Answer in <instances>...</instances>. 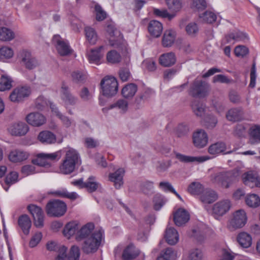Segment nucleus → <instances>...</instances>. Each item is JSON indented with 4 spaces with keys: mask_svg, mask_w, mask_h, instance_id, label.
Here are the masks:
<instances>
[{
    "mask_svg": "<svg viewBox=\"0 0 260 260\" xmlns=\"http://www.w3.org/2000/svg\"><path fill=\"white\" fill-rule=\"evenodd\" d=\"M94 228V225L92 223H88L77 233L76 239L78 241L84 240L82 249L87 254L96 251L101 243L102 232L99 230L92 233Z\"/></svg>",
    "mask_w": 260,
    "mask_h": 260,
    "instance_id": "1",
    "label": "nucleus"
},
{
    "mask_svg": "<svg viewBox=\"0 0 260 260\" xmlns=\"http://www.w3.org/2000/svg\"><path fill=\"white\" fill-rule=\"evenodd\" d=\"M81 162L79 153L75 149L70 148L66 152L59 167L60 171L63 174H70L74 171L76 165H80Z\"/></svg>",
    "mask_w": 260,
    "mask_h": 260,
    "instance_id": "2",
    "label": "nucleus"
},
{
    "mask_svg": "<svg viewBox=\"0 0 260 260\" xmlns=\"http://www.w3.org/2000/svg\"><path fill=\"white\" fill-rule=\"evenodd\" d=\"M101 93L107 98L114 96L118 91V85L116 79L112 76H106L101 81Z\"/></svg>",
    "mask_w": 260,
    "mask_h": 260,
    "instance_id": "3",
    "label": "nucleus"
},
{
    "mask_svg": "<svg viewBox=\"0 0 260 260\" xmlns=\"http://www.w3.org/2000/svg\"><path fill=\"white\" fill-rule=\"evenodd\" d=\"M236 180V176L232 172L218 173L211 176L212 183L228 188Z\"/></svg>",
    "mask_w": 260,
    "mask_h": 260,
    "instance_id": "4",
    "label": "nucleus"
},
{
    "mask_svg": "<svg viewBox=\"0 0 260 260\" xmlns=\"http://www.w3.org/2000/svg\"><path fill=\"white\" fill-rule=\"evenodd\" d=\"M46 211L47 214L50 216L60 217L66 212L67 205L63 201L53 200L47 204Z\"/></svg>",
    "mask_w": 260,
    "mask_h": 260,
    "instance_id": "5",
    "label": "nucleus"
},
{
    "mask_svg": "<svg viewBox=\"0 0 260 260\" xmlns=\"http://www.w3.org/2000/svg\"><path fill=\"white\" fill-rule=\"evenodd\" d=\"M60 157L61 152L59 151L52 153H41L38 154L37 158L33 159L31 162L34 165L39 166H50L49 160H57Z\"/></svg>",
    "mask_w": 260,
    "mask_h": 260,
    "instance_id": "6",
    "label": "nucleus"
},
{
    "mask_svg": "<svg viewBox=\"0 0 260 260\" xmlns=\"http://www.w3.org/2000/svg\"><path fill=\"white\" fill-rule=\"evenodd\" d=\"M61 98L67 109L70 106H74L77 104L79 100L70 91L69 87L63 82L61 87Z\"/></svg>",
    "mask_w": 260,
    "mask_h": 260,
    "instance_id": "7",
    "label": "nucleus"
},
{
    "mask_svg": "<svg viewBox=\"0 0 260 260\" xmlns=\"http://www.w3.org/2000/svg\"><path fill=\"white\" fill-rule=\"evenodd\" d=\"M247 220L246 214L244 210H237L233 213V218L229 222V228L232 229L241 228L245 225Z\"/></svg>",
    "mask_w": 260,
    "mask_h": 260,
    "instance_id": "8",
    "label": "nucleus"
},
{
    "mask_svg": "<svg viewBox=\"0 0 260 260\" xmlns=\"http://www.w3.org/2000/svg\"><path fill=\"white\" fill-rule=\"evenodd\" d=\"M209 85L202 80H195L191 87L190 93L194 97L203 98L207 95Z\"/></svg>",
    "mask_w": 260,
    "mask_h": 260,
    "instance_id": "9",
    "label": "nucleus"
},
{
    "mask_svg": "<svg viewBox=\"0 0 260 260\" xmlns=\"http://www.w3.org/2000/svg\"><path fill=\"white\" fill-rule=\"evenodd\" d=\"M31 93L29 87L24 86L15 88L10 95V99L13 102H20L28 97Z\"/></svg>",
    "mask_w": 260,
    "mask_h": 260,
    "instance_id": "10",
    "label": "nucleus"
},
{
    "mask_svg": "<svg viewBox=\"0 0 260 260\" xmlns=\"http://www.w3.org/2000/svg\"><path fill=\"white\" fill-rule=\"evenodd\" d=\"M52 43L60 55L66 56L72 53V50L68 43L62 39L60 36H54L52 39Z\"/></svg>",
    "mask_w": 260,
    "mask_h": 260,
    "instance_id": "11",
    "label": "nucleus"
},
{
    "mask_svg": "<svg viewBox=\"0 0 260 260\" xmlns=\"http://www.w3.org/2000/svg\"><path fill=\"white\" fill-rule=\"evenodd\" d=\"M27 209L32 215L34 224L37 228H42L43 226L44 214L42 209L34 204L27 206Z\"/></svg>",
    "mask_w": 260,
    "mask_h": 260,
    "instance_id": "12",
    "label": "nucleus"
},
{
    "mask_svg": "<svg viewBox=\"0 0 260 260\" xmlns=\"http://www.w3.org/2000/svg\"><path fill=\"white\" fill-rule=\"evenodd\" d=\"M231 202L228 200L220 201L214 204L212 207V214L216 218L225 214L230 209Z\"/></svg>",
    "mask_w": 260,
    "mask_h": 260,
    "instance_id": "13",
    "label": "nucleus"
},
{
    "mask_svg": "<svg viewBox=\"0 0 260 260\" xmlns=\"http://www.w3.org/2000/svg\"><path fill=\"white\" fill-rule=\"evenodd\" d=\"M192 140L193 144L196 147L203 148L208 143V135L204 130L198 129L192 135Z\"/></svg>",
    "mask_w": 260,
    "mask_h": 260,
    "instance_id": "14",
    "label": "nucleus"
},
{
    "mask_svg": "<svg viewBox=\"0 0 260 260\" xmlns=\"http://www.w3.org/2000/svg\"><path fill=\"white\" fill-rule=\"evenodd\" d=\"M242 179L244 184L251 188L260 187V179L257 173L254 172L249 171L244 173L242 176Z\"/></svg>",
    "mask_w": 260,
    "mask_h": 260,
    "instance_id": "15",
    "label": "nucleus"
},
{
    "mask_svg": "<svg viewBox=\"0 0 260 260\" xmlns=\"http://www.w3.org/2000/svg\"><path fill=\"white\" fill-rule=\"evenodd\" d=\"M20 56L23 64L29 70H32L39 65V62L36 58L26 50H23L21 52Z\"/></svg>",
    "mask_w": 260,
    "mask_h": 260,
    "instance_id": "16",
    "label": "nucleus"
},
{
    "mask_svg": "<svg viewBox=\"0 0 260 260\" xmlns=\"http://www.w3.org/2000/svg\"><path fill=\"white\" fill-rule=\"evenodd\" d=\"M26 122L34 126H40L46 122V118L39 112H32L25 117Z\"/></svg>",
    "mask_w": 260,
    "mask_h": 260,
    "instance_id": "17",
    "label": "nucleus"
},
{
    "mask_svg": "<svg viewBox=\"0 0 260 260\" xmlns=\"http://www.w3.org/2000/svg\"><path fill=\"white\" fill-rule=\"evenodd\" d=\"M248 40L246 34L240 31H235L225 36L223 42L224 43H232L238 41H246Z\"/></svg>",
    "mask_w": 260,
    "mask_h": 260,
    "instance_id": "18",
    "label": "nucleus"
},
{
    "mask_svg": "<svg viewBox=\"0 0 260 260\" xmlns=\"http://www.w3.org/2000/svg\"><path fill=\"white\" fill-rule=\"evenodd\" d=\"M9 131L14 136H23L28 131V126L24 122H19L12 124L9 128Z\"/></svg>",
    "mask_w": 260,
    "mask_h": 260,
    "instance_id": "19",
    "label": "nucleus"
},
{
    "mask_svg": "<svg viewBox=\"0 0 260 260\" xmlns=\"http://www.w3.org/2000/svg\"><path fill=\"white\" fill-rule=\"evenodd\" d=\"M124 170L122 168L117 169L114 173L109 175V180L114 183L116 188H119L123 184V177Z\"/></svg>",
    "mask_w": 260,
    "mask_h": 260,
    "instance_id": "20",
    "label": "nucleus"
},
{
    "mask_svg": "<svg viewBox=\"0 0 260 260\" xmlns=\"http://www.w3.org/2000/svg\"><path fill=\"white\" fill-rule=\"evenodd\" d=\"M189 219V213L184 209H178L174 214V221L177 226H182Z\"/></svg>",
    "mask_w": 260,
    "mask_h": 260,
    "instance_id": "21",
    "label": "nucleus"
},
{
    "mask_svg": "<svg viewBox=\"0 0 260 260\" xmlns=\"http://www.w3.org/2000/svg\"><path fill=\"white\" fill-rule=\"evenodd\" d=\"M107 31L110 35L109 39L110 45L111 46L119 47L121 38L120 32L117 29H114L112 25H108L107 26Z\"/></svg>",
    "mask_w": 260,
    "mask_h": 260,
    "instance_id": "22",
    "label": "nucleus"
},
{
    "mask_svg": "<svg viewBox=\"0 0 260 260\" xmlns=\"http://www.w3.org/2000/svg\"><path fill=\"white\" fill-rule=\"evenodd\" d=\"M218 198L217 193L213 190L206 188L203 189L200 196V200L204 204H211Z\"/></svg>",
    "mask_w": 260,
    "mask_h": 260,
    "instance_id": "23",
    "label": "nucleus"
},
{
    "mask_svg": "<svg viewBox=\"0 0 260 260\" xmlns=\"http://www.w3.org/2000/svg\"><path fill=\"white\" fill-rule=\"evenodd\" d=\"M18 223L23 233L27 235L31 226V221L29 216L26 214L21 215L18 218Z\"/></svg>",
    "mask_w": 260,
    "mask_h": 260,
    "instance_id": "24",
    "label": "nucleus"
},
{
    "mask_svg": "<svg viewBox=\"0 0 260 260\" xmlns=\"http://www.w3.org/2000/svg\"><path fill=\"white\" fill-rule=\"evenodd\" d=\"M162 28L161 23L156 20L151 21L148 26V29L150 34L156 38H158L160 36Z\"/></svg>",
    "mask_w": 260,
    "mask_h": 260,
    "instance_id": "25",
    "label": "nucleus"
},
{
    "mask_svg": "<svg viewBox=\"0 0 260 260\" xmlns=\"http://www.w3.org/2000/svg\"><path fill=\"white\" fill-rule=\"evenodd\" d=\"M176 157L179 159L180 161L183 162H190L193 161H198L199 162H202L208 160L210 157L207 156H190L185 155L179 153H176Z\"/></svg>",
    "mask_w": 260,
    "mask_h": 260,
    "instance_id": "26",
    "label": "nucleus"
},
{
    "mask_svg": "<svg viewBox=\"0 0 260 260\" xmlns=\"http://www.w3.org/2000/svg\"><path fill=\"white\" fill-rule=\"evenodd\" d=\"M165 237L166 241L170 245H175L179 240L178 233L173 228H167Z\"/></svg>",
    "mask_w": 260,
    "mask_h": 260,
    "instance_id": "27",
    "label": "nucleus"
},
{
    "mask_svg": "<svg viewBox=\"0 0 260 260\" xmlns=\"http://www.w3.org/2000/svg\"><path fill=\"white\" fill-rule=\"evenodd\" d=\"M28 156V154L26 152L22 150H15L10 153L9 158L12 162H17L26 160Z\"/></svg>",
    "mask_w": 260,
    "mask_h": 260,
    "instance_id": "28",
    "label": "nucleus"
},
{
    "mask_svg": "<svg viewBox=\"0 0 260 260\" xmlns=\"http://www.w3.org/2000/svg\"><path fill=\"white\" fill-rule=\"evenodd\" d=\"M159 62L164 67L171 66L176 62L175 55L172 52L163 54L159 57Z\"/></svg>",
    "mask_w": 260,
    "mask_h": 260,
    "instance_id": "29",
    "label": "nucleus"
},
{
    "mask_svg": "<svg viewBox=\"0 0 260 260\" xmlns=\"http://www.w3.org/2000/svg\"><path fill=\"white\" fill-rule=\"evenodd\" d=\"M176 36V33L174 30H166L162 38V45L166 47L171 46L175 40Z\"/></svg>",
    "mask_w": 260,
    "mask_h": 260,
    "instance_id": "30",
    "label": "nucleus"
},
{
    "mask_svg": "<svg viewBox=\"0 0 260 260\" xmlns=\"http://www.w3.org/2000/svg\"><path fill=\"white\" fill-rule=\"evenodd\" d=\"M38 140L42 143L52 144L56 141V137L52 132L48 131H42L38 135Z\"/></svg>",
    "mask_w": 260,
    "mask_h": 260,
    "instance_id": "31",
    "label": "nucleus"
},
{
    "mask_svg": "<svg viewBox=\"0 0 260 260\" xmlns=\"http://www.w3.org/2000/svg\"><path fill=\"white\" fill-rule=\"evenodd\" d=\"M237 240L240 245L243 248H248L252 244V238L246 232H241L239 234Z\"/></svg>",
    "mask_w": 260,
    "mask_h": 260,
    "instance_id": "32",
    "label": "nucleus"
},
{
    "mask_svg": "<svg viewBox=\"0 0 260 260\" xmlns=\"http://www.w3.org/2000/svg\"><path fill=\"white\" fill-rule=\"evenodd\" d=\"M137 89V86L135 84H127L122 89L121 94L124 98L131 99L135 95Z\"/></svg>",
    "mask_w": 260,
    "mask_h": 260,
    "instance_id": "33",
    "label": "nucleus"
},
{
    "mask_svg": "<svg viewBox=\"0 0 260 260\" xmlns=\"http://www.w3.org/2000/svg\"><path fill=\"white\" fill-rule=\"evenodd\" d=\"M243 112L240 108H233L228 111L226 114L227 119L231 121H237L242 119Z\"/></svg>",
    "mask_w": 260,
    "mask_h": 260,
    "instance_id": "34",
    "label": "nucleus"
},
{
    "mask_svg": "<svg viewBox=\"0 0 260 260\" xmlns=\"http://www.w3.org/2000/svg\"><path fill=\"white\" fill-rule=\"evenodd\" d=\"M139 255V252L133 245L127 246L122 253V258L124 260H132Z\"/></svg>",
    "mask_w": 260,
    "mask_h": 260,
    "instance_id": "35",
    "label": "nucleus"
},
{
    "mask_svg": "<svg viewBox=\"0 0 260 260\" xmlns=\"http://www.w3.org/2000/svg\"><path fill=\"white\" fill-rule=\"evenodd\" d=\"M104 48L103 46L99 47L98 49H92L89 53L88 56L90 62L98 63L103 54L101 52V50Z\"/></svg>",
    "mask_w": 260,
    "mask_h": 260,
    "instance_id": "36",
    "label": "nucleus"
},
{
    "mask_svg": "<svg viewBox=\"0 0 260 260\" xmlns=\"http://www.w3.org/2000/svg\"><path fill=\"white\" fill-rule=\"evenodd\" d=\"M78 224L75 222H70L66 224L63 231V235L68 238L74 235L78 231Z\"/></svg>",
    "mask_w": 260,
    "mask_h": 260,
    "instance_id": "37",
    "label": "nucleus"
},
{
    "mask_svg": "<svg viewBox=\"0 0 260 260\" xmlns=\"http://www.w3.org/2000/svg\"><path fill=\"white\" fill-rule=\"evenodd\" d=\"M51 193L56 197L68 198L71 200H75L78 197L76 192H69L66 189L57 190L51 192Z\"/></svg>",
    "mask_w": 260,
    "mask_h": 260,
    "instance_id": "38",
    "label": "nucleus"
},
{
    "mask_svg": "<svg viewBox=\"0 0 260 260\" xmlns=\"http://www.w3.org/2000/svg\"><path fill=\"white\" fill-rule=\"evenodd\" d=\"M226 149L225 144L223 142H217L211 145L208 148V152L213 155L223 152Z\"/></svg>",
    "mask_w": 260,
    "mask_h": 260,
    "instance_id": "39",
    "label": "nucleus"
},
{
    "mask_svg": "<svg viewBox=\"0 0 260 260\" xmlns=\"http://www.w3.org/2000/svg\"><path fill=\"white\" fill-rule=\"evenodd\" d=\"M14 38L15 34L11 29L5 27L0 28V40L10 41Z\"/></svg>",
    "mask_w": 260,
    "mask_h": 260,
    "instance_id": "40",
    "label": "nucleus"
},
{
    "mask_svg": "<svg viewBox=\"0 0 260 260\" xmlns=\"http://www.w3.org/2000/svg\"><path fill=\"white\" fill-rule=\"evenodd\" d=\"M246 205L251 208H256L260 205V198L256 194H248L245 197Z\"/></svg>",
    "mask_w": 260,
    "mask_h": 260,
    "instance_id": "41",
    "label": "nucleus"
},
{
    "mask_svg": "<svg viewBox=\"0 0 260 260\" xmlns=\"http://www.w3.org/2000/svg\"><path fill=\"white\" fill-rule=\"evenodd\" d=\"M84 31L88 42L92 45L95 44L98 40V36L95 30L92 27L86 26L84 28Z\"/></svg>",
    "mask_w": 260,
    "mask_h": 260,
    "instance_id": "42",
    "label": "nucleus"
},
{
    "mask_svg": "<svg viewBox=\"0 0 260 260\" xmlns=\"http://www.w3.org/2000/svg\"><path fill=\"white\" fill-rule=\"evenodd\" d=\"M193 112L198 117H202L205 112V106L198 101H194L191 104Z\"/></svg>",
    "mask_w": 260,
    "mask_h": 260,
    "instance_id": "43",
    "label": "nucleus"
},
{
    "mask_svg": "<svg viewBox=\"0 0 260 260\" xmlns=\"http://www.w3.org/2000/svg\"><path fill=\"white\" fill-rule=\"evenodd\" d=\"M12 79L6 75H2L0 78V91L9 90L12 87Z\"/></svg>",
    "mask_w": 260,
    "mask_h": 260,
    "instance_id": "44",
    "label": "nucleus"
},
{
    "mask_svg": "<svg viewBox=\"0 0 260 260\" xmlns=\"http://www.w3.org/2000/svg\"><path fill=\"white\" fill-rule=\"evenodd\" d=\"M100 184L95 181V177L90 176L86 182H85L84 188L89 192L95 191L99 187Z\"/></svg>",
    "mask_w": 260,
    "mask_h": 260,
    "instance_id": "45",
    "label": "nucleus"
},
{
    "mask_svg": "<svg viewBox=\"0 0 260 260\" xmlns=\"http://www.w3.org/2000/svg\"><path fill=\"white\" fill-rule=\"evenodd\" d=\"M166 202L165 198L159 194H155L153 199V208L156 211L159 210Z\"/></svg>",
    "mask_w": 260,
    "mask_h": 260,
    "instance_id": "46",
    "label": "nucleus"
},
{
    "mask_svg": "<svg viewBox=\"0 0 260 260\" xmlns=\"http://www.w3.org/2000/svg\"><path fill=\"white\" fill-rule=\"evenodd\" d=\"M203 186L199 182H192L188 187V191L191 194H201L203 190Z\"/></svg>",
    "mask_w": 260,
    "mask_h": 260,
    "instance_id": "47",
    "label": "nucleus"
},
{
    "mask_svg": "<svg viewBox=\"0 0 260 260\" xmlns=\"http://www.w3.org/2000/svg\"><path fill=\"white\" fill-rule=\"evenodd\" d=\"M18 174L16 172H11L8 174L5 179V182L8 186L4 187L5 190L7 191L9 186L16 183L18 181Z\"/></svg>",
    "mask_w": 260,
    "mask_h": 260,
    "instance_id": "48",
    "label": "nucleus"
},
{
    "mask_svg": "<svg viewBox=\"0 0 260 260\" xmlns=\"http://www.w3.org/2000/svg\"><path fill=\"white\" fill-rule=\"evenodd\" d=\"M14 55L13 50L10 47L4 46L0 48V60L10 59Z\"/></svg>",
    "mask_w": 260,
    "mask_h": 260,
    "instance_id": "49",
    "label": "nucleus"
},
{
    "mask_svg": "<svg viewBox=\"0 0 260 260\" xmlns=\"http://www.w3.org/2000/svg\"><path fill=\"white\" fill-rule=\"evenodd\" d=\"M107 60L108 62L111 63H118L121 60V56L115 50H111L107 54Z\"/></svg>",
    "mask_w": 260,
    "mask_h": 260,
    "instance_id": "50",
    "label": "nucleus"
},
{
    "mask_svg": "<svg viewBox=\"0 0 260 260\" xmlns=\"http://www.w3.org/2000/svg\"><path fill=\"white\" fill-rule=\"evenodd\" d=\"M55 114L56 116L61 120L62 124L65 127H69L71 126L73 121L68 116L63 115L59 111L58 109H55Z\"/></svg>",
    "mask_w": 260,
    "mask_h": 260,
    "instance_id": "51",
    "label": "nucleus"
},
{
    "mask_svg": "<svg viewBox=\"0 0 260 260\" xmlns=\"http://www.w3.org/2000/svg\"><path fill=\"white\" fill-rule=\"evenodd\" d=\"M217 122L216 117L212 115H208L204 119L205 126L209 129H212L215 127Z\"/></svg>",
    "mask_w": 260,
    "mask_h": 260,
    "instance_id": "52",
    "label": "nucleus"
},
{
    "mask_svg": "<svg viewBox=\"0 0 260 260\" xmlns=\"http://www.w3.org/2000/svg\"><path fill=\"white\" fill-rule=\"evenodd\" d=\"M193 236L200 242H203L206 237V232L204 228H197L192 230Z\"/></svg>",
    "mask_w": 260,
    "mask_h": 260,
    "instance_id": "53",
    "label": "nucleus"
},
{
    "mask_svg": "<svg viewBox=\"0 0 260 260\" xmlns=\"http://www.w3.org/2000/svg\"><path fill=\"white\" fill-rule=\"evenodd\" d=\"M167 5L169 9L173 12H177L182 7L181 0H167Z\"/></svg>",
    "mask_w": 260,
    "mask_h": 260,
    "instance_id": "54",
    "label": "nucleus"
},
{
    "mask_svg": "<svg viewBox=\"0 0 260 260\" xmlns=\"http://www.w3.org/2000/svg\"><path fill=\"white\" fill-rule=\"evenodd\" d=\"M200 17L203 21L209 23L214 22L216 19V15L211 11H206Z\"/></svg>",
    "mask_w": 260,
    "mask_h": 260,
    "instance_id": "55",
    "label": "nucleus"
},
{
    "mask_svg": "<svg viewBox=\"0 0 260 260\" xmlns=\"http://www.w3.org/2000/svg\"><path fill=\"white\" fill-rule=\"evenodd\" d=\"M114 108H118L123 112H125L127 110L128 103L125 100L120 99L114 104L110 105V109Z\"/></svg>",
    "mask_w": 260,
    "mask_h": 260,
    "instance_id": "56",
    "label": "nucleus"
},
{
    "mask_svg": "<svg viewBox=\"0 0 260 260\" xmlns=\"http://www.w3.org/2000/svg\"><path fill=\"white\" fill-rule=\"evenodd\" d=\"M73 80L76 83H81L84 82L86 78V75L80 71H75L72 73Z\"/></svg>",
    "mask_w": 260,
    "mask_h": 260,
    "instance_id": "57",
    "label": "nucleus"
},
{
    "mask_svg": "<svg viewBox=\"0 0 260 260\" xmlns=\"http://www.w3.org/2000/svg\"><path fill=\"white\" fill-rule=\"evenodd\" d=\"M191 8L196 10H203L207 7L205 0H192L191 4Z\"/></svg>",
    "mask_w": 260,
    "mask_h": 260,
    "instance_id": "58",
    "label": "nucleus"
},
{
    "mask_svg": "<svg viewBox=\"0 0 260 260\" xmlns=\"http://www.w3.org/2000/svg\"><path fill=\"white\" fill-rule=\"evenodd\" d=\"M80 250L79 247L73 245L72 246L68 257V260H79L80 257Z\"/></svg>",
    "mask_w": 260,
    "mask_h": 260,
    "instance_id": "59",
    "label": "nucleus"
},
{
    "mask_svg": "<svg viewBox=\"0 0 260 260\" xmlns=\"http://www.w3.org/2000/svg\"><path fill=\"white\" fill-rule=\"evenodd\" d=\"M189 132L188 125L184 124H179L176 129V135L179 137H183L187 135Z\"/></svg>",
    "mask_w": 260,
    "mask_h": 260,
    "instance_id": "60",
    "label": "nucleus"
},
{
    "mask_svg": "<svg viewBox=\"0 0 260 260\" xmlns=\"http://www.w3.org/2000/svg\"><path fill=\"white\" fill-rule=\"evenodd\" d=\"M234 52L236 56L243 57L248 54L249 50L245 46L239 45L235 47Z\"/></svg>",
    "mask_w": 260,
    "mask_h": 260,
    "instance_id": "61",
    "label": "nucleus"
},
{
    "mask_svg": "<svg viewBox=\"0 0 260 260\" xmlns=\"http://www.w3.org/2000/svg\"><path fill=\"white\" fill-rule=\"evenodd\" d=\"M203 253L199 249H194L190 251L188 255L189 260H201Z\"/></svg>",
    "mask_w": 260,
    "mask_h": 260,
    "instance_id": "62",
    "label": "nucleus"
},
{
    "mask_svg": "<svg viewBox=\"0 0 260 260\" xmlns=\"http://www.w3.org/2000/svg\"><path fill=\"white\" fill-rule=\"evenodd\" d=\"M96 19L98 21H102L106 18L107 14L99 4L95 5Z\"/></svg>",
    "mask_w": 260,
    "mask_h": 260,
    "instance_id": "63",
    "label": "nucleus"
},
{
    "mask_svg": "<svg viewBox=\"0 0 260 260\" xmlns=\"http://www.w3.org/2000/svg\"><path fill=\"white\" fill-rule=\"evenodd\" d=\"M221 256L222 260H234L235 254L230 249H223L221 250Z\"/></svg>",
    "mask_w": 260,
    "mask_h": 260,
    "instance_id": "64",
    "label": "nucleus"
}]
</instances>
